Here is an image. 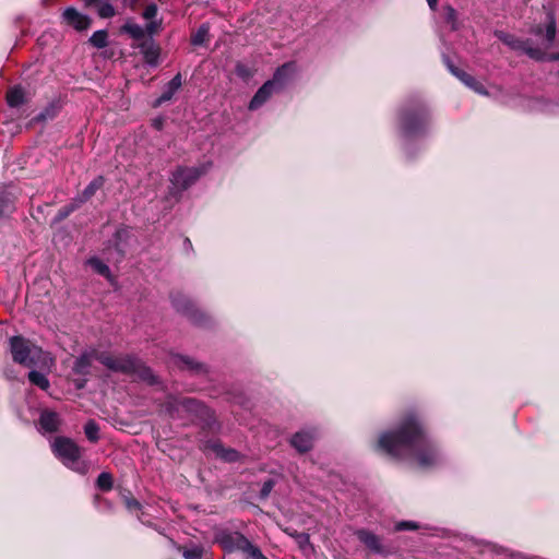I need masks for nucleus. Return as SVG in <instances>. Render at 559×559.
<instances>
[{"mask_svg":"<svg viewBox=\"0 0 559 559\" xmlns=\"http://www.w3.org/2000/svg\"><path fill=\"white\" fill-rule=\"evenodd\" d=\"M14 195L8 187H0V215L11 211Z\"/></svg>","mask_w":559,"mask_h":559,"instance_id":"nucleus-23","label":"nucleus"},{"mask_svg":"<svg viewBox=\"0 0 559 559\" xmlns=\"http://www.w3.org/2000/svg\"><path fill=\"white\" fill-rule=\"evenodd\" d=\"M159 25H160L159 22L152 21L146 25V32L152 35L157 32V29L159 28Z\"/></svg>","mask_w":559,"mask_h":559,"instance_id":"nucleus-47","label":"nucleus"},{"mask_svg":"<svg viewBox=\"0 0 559 559\" xmlns=\"http://www.w3.org/2000/svg\"><path fill=\"white\" fill-rule=\"evenodd\" d=\"M299 545V547L304 550H306L307 547L310 546V538L309 535L306 533H294L290 534Z\"/></svg>","mask_w":559,"mask_h":559,"instance_id":"nucleus-42","label":"nucleus"},{"mask_svg":"<svg viewBox=\"0 0 559 559\" xmlns=\"http://www.w3.org/2000/svg\"><path fill=\"white\" fill-rule=\"evenodd\" d=\"M104 185V178L102 176L92 180L88 186L83 190L82 194L75 200V202L80 205L87 200H90L98 189H100Z\"/></svg>","mask_w":559,"mask_h":559,"instance_id":"nucleus-21","label":"nucleus"},{"mask_svg":"<svg viewBox=\"0 0 559 559\" xmlns=\"http://www.w3.org/2000/svg\"><path fill=\"white\" fill-rule=\"evenodd\" d=\"M443 12H444L445 22L451 25L452 29H456L457 28V13H456L455 9L451 5H444Z\"/></svg>","mask_w":559,"mask_h":559,"instance_id":"nucleus-34","label":"nucleus"},{"mask_svg":"<svg viewBox=\"0 0 559 559\" xmlns=\"http://www.w3.org/2000/svg\"><path fill=\"white\" fill-rule=\"evenodd\" d=\"M378 448L393 457L413 456L423 468L435 466L441 461L437 445L427 437L413 414L405 417L396 430L382 433Z\"/></svg>","mask_w":559,"mask_h":559,"instance_id":"nucleus-1","label":"nucleus"},{"mask_svg":"<svg viewBox=\"0 0 559 559\" xmlns=\"http://www.w3.org/2000/svg\"><path fill=\"white\" fill-rule=\"evenodd\" d=\"M98 14L104 19L111 17L115 15V8L110 3L104 2L98 8Z\"/></svg>","mask_w":559,"mask_h":559,"instance_id":"nucleus-41","label":"nucleus"},{"mask_svg":"<svg viewBox=\"0 0 559 559\" xmlns=\"http://www.w3.org/2000/svg\"><path fill=\"white\" fill-rule=\"evenodd\" d=\"M444 60H445V64H447L449 71L454 76H456L461 82L464 83V81L469 76V74L466 73L465 71L460 70L459 68H456L448 58H445Z\"/></svg>","mask_w":559,"mask_h":559,"instance_id":"nucleus-39","label":"nucleus"},{"mask_svg":"<svg viewBox=\"0 0 559 559\" xmlns=\"http://www.w3.org/2000/svg\"><path fill=\"white\" fill-rule=\"evenodd\" d=\"M107 32L96 31L91 37L90 43L96 48H104L107 46Z\"/></svg>","mask_w":559,"mask_h":559,"instance_id":"nucleus-33","label":"nucleus"},{"mask_svg":"<svg viewBox=\"0 0 559 559\" xmlns=\"http://www.w3.org/2000/svg\"><path fill=\"white\" fill-rule=\"evenodd\" d=\"M96 484L102 490H110L112 488V477L109 473L104 472L97 477Z\"/></svg>","mask_w":559,"mask_h":559,"instance_id":"nucleus-35","label":"nucleus"},{"mask_svg":"<svg viewBox=\"0 0 559 559\" xmlns=\"http://www.w3.org/2000/svg\"><path fill=\"white\" fill-rule=\"evenodd\" d=\"M28 379L32 384L40 388L41 390H47L49 388V380L44 373L32 370L28 373Z\"/></svg>","mask_w":559,"mask_h":559,"instance_id":"nucleus-28","label":"nucleus"},{"mask_svg":"<svg viewBox=\"0 0 559 559\" xmlns=\"http://www.w3.org/2000/svg\"><path fill=\"white\" fill-rule=\"evenodd\" d=\"M275 483L273 479H267L263 483L262 485V488H261V491H260V497L262 499H265L269 497L270 492L272 491L273 487H274Z\"/></svg>","mask_w":559,"mask_h":559,"instance_id":"nucleus-44","label":"nucleus"},{"mask_svg":"<svg viewBox=\"0 0 559 559\" xmlns=\"http://www.w3.org/2000/svg\"><path fill=\"white\" fill-rule=\"evenodd\" d=\"M535 34L536 35H540L542 34V28L540 27H537L536 31H535Z\"/></svg>","mask_w":559,"mask_h":559,"instance_id":"nucleus-53","label":"nucleus"},{"mask_svg":"<svg viewBox=\"0 0 559 559\" xmlns=\"http://www.w3.org/2000/svg\"><path fill=\"white\" fill-rule=\"evenodd\" d=\"M79 206V204L75 202L62 210L59 211V218L62 219V218H66L71 212H73L76 207Z\"/></svg>","mask_w":559,"mask_h":559,"instance_id":"nucleus-46","label":"nucleus"},{"mask_svg":"<svg viewBox=\"0 0 559 559\" xmlns=\"http://www.w3.org/2000/svg\"><path fill=\"white\" fill-rule=\"evenodd\" d=\"M51 450L53 454L69 468L80 473L86 474L88 466L85 462L80 461L81 449L78 444L66 437H57L51 442Z\"/></svg>","mask_w":559,"mask_h":559,"instance_id":"nucleus-2","label":"nucleus"},{"mask_svg":"<svg viewBox=\"0 0 559 559\" xmlns=\"http://www.w3.org/2000/svg\"><path fill=\"white\" fill-rule=\"evenodd\" d=\"M444 60H445V64H447L449 71L454 76H456L461 82L464 83V81L469 76V74L466 73L465 71L460 70L459 68H456L448 58H445Z\"/></svg>","mask_w":559,"mask_h":559,"instance_id":"nucleus-38","label":"nucleus"},{"mask_svg":"<svg viewBox=\"0 0 559 559\" xmlns=\"http://www.w3.org/2000/svg\"><path fill=\"white\" fill-rule=\"evenodd\" d=\"M24 100V92L19 86L11 88L7 94V103L10 107H19Z\"/></svg>","mask_w":559,"mask_h":559,"instance_id":"nucleus-25","label":"nucleus"},{"mask_svg":"<svg viewBox=\"0 0 559 559\" xmlns=\"http://www.w3.org/2000/svg\"><path fill=\"white\" fill-rule=\"evenodd\" d=\"M551 60H559V52L550 57Z\"/></svg>","mask_w":559,"mask_h":559,"instance_id":"nucleus-52","label":"nucleus"},{"mask_svg":"<svg viewBox=\"0 0 559 559\" xmlns=\"http://www.w3.org/2000/svg\"><path fill=\"white\" fill-rule=\"evenodd\" d=\"M171 304L177 311L186 314L195 324L201 325L205 321V314L186 295L181 293L174 294L171 296Z\"/></svg>","mask_w":559,"mask_h":559,"instance_id":"nucleus-6","label":"nucleus"},{"mask_svg":"<svg viewBox=\"0 0 559 559\" xmlns=\"http://www.w3.org/2000/svg\"><path fill=\"white\" fill-rule=\"evenodd\" d=\"M170 364L175 367H178L182 370H189L195 373H201L205 371L203 365L194 361L192 358L181 355H175L171 357Z\"/></svg>","mask_w":559,"mask_h":559,"instance_id":"nucleus-16","label":"nucleus"},{"mask_svg":"<svg viewBox=\"0 0 559 559\" xmlns=\"http://www.w3.org/2000/svg\"><path fill=\"white\" fill-rule=\"evenodd\" d=\"M497 36L499 37V39H501L504 44L510 46L512 49L524 51L533 59L542 60L545 57V52H543L538 48L531 47L528 40H522V39L515 38L514 36L506 34L503 32L497 33Z\"/></svg>","mask_w":559,"mask_h":559,"instance_id":"nucleus-7","label":"nucleus"},{"mask_svg":"<svg viewBox=\"0 0 559 559\" xmlns=\"http://www.w3.org/2000/svg\"><path fill=\"white\" fill-rule=\"evenodd\" d=\"M95 359L112 371L123 372L133 368L132 356L112 357L108 354H98L95 350Z\"/></svg>","mask_w":559,"mask_h":559,"instance_id":"nucleus-8","label":"nucleus"},{"mask_svg":"<svg viewBox=\"0 0 559 559\" xmlns=\"http://www.w3.org/2000/svg\"><path fill=\"white\" fill-rule=\"evenodd\" d=\"M63 21L78 31H84L90 27L91 20L87 15L80 13L74 8H67L62 13Z\"/></svg>","mask_w":559,"mask_h":559,"instance_id":"nucleus-11","label":"nucleus"},{"mask_svg":"<svg viewBox=\"0 0 559 559\" xmlns=\"http://www.w3.org/2000/svg\"><path fill=\"white\" fill-rule=\"evenodd\" d=\"M314 432L310 430H302L296 432L292 438V445L299 452H307L312 448Z\"/></svg>","mask_w":559,"mask_h":559,"instance_id":"nucleus-15","label":"nucleus"},{"mask_svg":"<svg viewBox=\"0 0 559 559\" xmlns=\"http://www.w3.org/2000/svg\"><path fill=\"white\" fill-rule=\"evenodd\" d=\"M294 72H295V64L294 63H285L275 71L273 79L270 81L274 82V86L276 87L277 91H280L284 87V85L293 76Z\"/></svg>","mask_w":559,"mask_h":559,"instance_id":"nucleus-17","label":"nucleus"},{"mask_svg":"<svg viewBox=\"0 0 559 559\" xmlns=\"http://www.w3.org/2000/svg\"><path fill=\"white\" fill-rule=\"evenodd\" d=\"M84 431L90 441L96 442L98 440L99 428L96 423H94L92 420L88 421L84 427Z\"/></svg>","mask_w":559,"mask_h":559,"instance_id":"nucleus-36","label":"nucleus"},{"mask_svg":"<svg viewBox=\"0 0 559 559\" xmlns=\"http://www.w3.org/2000/svg\"><path fill=\"white\" fill-rule=\"evenodd\" d=\"M277 92L274 86V82L266 81L254 94L252 99L249 103L250 110H257L263 104H265L269 98L273 95V93Z\"/></svg>","mask_w":559,"mask_h":559,"instance_id":"nucleus-12","label":"nucleus"},{"mask_svg":"<svg viewBox=\"0 0 559 559\" xmlns=\"http://www.w3.org/2000/svg\"><path fill=\"white\" fill-rule=\"evenodd\" d=\"M10 349L13 360L25 367H32L39 360L47 359V355L40 347L32 344L22 336H13L10 338Z\"/></svg>","mask_w":559,"mask_h":559,"instance_id":"nucleus-3","label":"nucleus"},{"mask_svg":"<svg viewBox=\"0 0 559 559\" xmlns=\"http://www.w3.org/2000/svg\"><path fill=\"white\" fill-rule=\"evenodd\" d=\"M225 548L229 551L239 550L246 554L250 559H267L259 547L253 545L247 537L242 534L236 533L234 535L227 536L222 540Z\"/></svg>","mask_w":559,"mask_h":559,"instance_id":"nucleus-5","label":"nucleus"},{"mask_svg":"<svg viewBox=\"0 0 559 559\" xmlns=\"http://www.w3.org/2000/svg\"><path fill=\"white\" fill-rule=\"evenodd\" d=\"M235 72L242 81L248 82L255 73V69L243 62H237Z\"/></svg>","mask_w":559,"mask_h":559,"instance_id":"nucleus-27","label":"nucleus"},{"mask_svg":"<svg viewBox=\"0 0 559 559\" xmlns=\"http://www.w3.org/2000/svg\"><path fill=\"white\" fill-rule=\"evenodd\" d=\"M121 29L136 40L142 39L145 35V29L131 21H128Z\"/></svg>","mask_w":559,"mask_h":559,"instance_id":"nucleus-26","label":"nucleus"},{"mask_svg":"<svg viewBox=\"0 0 559 559\" xmlns=\"http://www.w3.org/2000/svg\"><path fill=\"white\" fill-rule=\"evenodd\" d=\"M357 538L373 554H386L384 546L379 536L368 530H358L356 533Z\"/></svg>","mask_w":559,"mask_h":559,"instance_id":"nucleus-10","label":"nucleus"},{"mask_svg":"<svg viewBox=\"0 0 559 559\" xmlns=\"http://www.w3.org/2000/svg\"><path fill=\"white\" fill-rule=\"evenodd\" d=\"M40 428L46 432H55L60 425V418L57 413L51 411H43L39 417Z\"/></svg>","mask_w":559,"mask_h":559,"instance_id":"nucleus-19","label":"nucleus"},{"mask_svg":"<svg viewBox=\"0 0 559 559\" xmlns=\"http://www.w3.org/2000/svg\"><path fill=\"white\" fill-rule=\"evenodd\" d=\"M157 14V7L155 4H150L145 8L144 12H143V17L145 20H152L156 16Z\"/></svg>","mask_w":559,"mask_h":559,"instance_id":"nucleus-45","label":"nucleus"},{"mask_svg":"<svg viewBox=\"0 0 559 559\" xmlns=\"http://www.w3.org/2000/svg\"><path fill=\"white\" fill-rule=\"evenodd\" d=\"M427 3L432 11L437 10L438 0H427Z\"/></svg>","mask_w":559,"mask_h":559,"instance_id":"nucleus-49","label":"nucleus"},{"mask_svg":"<svg viewBox=\"0 0 559 559\" xmlns=\"http://www.w3.org/2000/svg\"><path fill=\"white\" fill-rule=\"evenodd\" d=\"M418 524L413 521H401L395 524V531H415Z\"/></svg>","mask_w":559,"mask_h":559,"instance_id":"nucleus-43","label":"nucleus"},{"mask_svg":"<svg viewBox=\"0 0 559 559\" xmlns=\"http://www.w3.org/2000/svg\"><path fill=\"white\" fill-rule=\"evenodd\" d=\"M95 349L85 352L79 356L73 365V372L80 376H87L92 366V361L95 359Z\"/></svg>","mask_w":559,"mask_h":559,"instance_id":"nucleus-18","label":"nucleus"},{"mask_svg":"<svg viewBox=\"0 0 559 559\" xmlns=\"http://www.w3.org/2000/svg\"><path fill=\"white\" fill-rule=\"evenodd\" d=\"M177 408L178 411L182 409L185 412L193 413L197 415L202 414L204 411V406L193 399H181L177 402Z\"/></svg>","mask_w":559,"mask_h":559,"instance_id":"nucleus-22","label":"nucleus"},{"mask_svg":"<svg viewBox=\"0 0 559 559\" xmlns=\"http://www.w3.org/2000/svg\"><path fill=\"white\" fill-rule=\"evenodd\" d=\"M556 38V22L554 16H549V22L545 29V39H546V47H551L554 40Z\"/></svg>","mask_w":559,"mask_h":559,"instance_id":"nucleus-32","label":"nucleus"},{"mask_svg":"<svg viewBox=\"0 0 559 559\" xmlns=\"http://www.w3.org/2000/svg\"><path fill=\"white\" fill-rule=\"evenodd\" d=\"M139 48L145 62L152 67L158 64L159 58V47L155 44L153 39H145L140 45Z\"/></svg>","mask_w":559,"mask_h":559,"instance_id":"nucleus-14","label":"nucleus"},{"mask_svg":"<svg viewBox=\"0 0 559 559\" xmlns=\"http://www.w3.org/2000/svg\"><path fill=\"white\" fill-rule=\"evenodd\" d=\"M87 263L93 267L95 272L98 274L109 277L110 276V270L107 264H105L103 261H100L98 258H91Z\"/></svg>","mask_w":559,"mask_h":559,"instance_id":"nucleus-31","label":"nucleus"},{"mask_svg":"<svg viewBox=\"0 0 559 559\" xmlns=\"http://www.w3.org/2000/svg\"><path fill=\"white\" fill-rule=\"evenodd\" d=\"M85 383H86V380H85V379H83V380H79V381L76 382V386H78L79 389H81V388H83V386L85 385Z\"/></svg>","mask_w":559,"mask_h":559,"instance_id":"nucleus-50","label":"nucleus"},{"mask_svg":"<svg viewBox=\"0 0 559 559\" xmlns=\"http://www.w3.org/2000/svg\"><path fill=\"white\" fill-rule=\"evenodd\" d=\"M206 171L204 166L202 167H179L171 175V190L173 193L179 194L183 190L192 186L201 175Z\"/></svg>","mask_w":559,"mask_h":559,"instance_id":"nucleus-4","label":"nucleus"},{"mask_svg":"<svg viewBox=\"0 0 559 559\" xmlns=\"http://www.w3.org/2000/svg\"><path fill=\"white\" fill-rule=\"evenodd\" d=\"M133 368L126 371L127 374L133 376L134 378L154 384L157 382V377L154 374L151 368L143 365L139 359L132 357Z\"/></svg>","mask_w":559,"mask_h":559,"instance_id":"nucleus-13","label":"nucleus"},{"mask_svg":"<svg viewBox=\"0 0 559 559\" xmlns=\"http://www.w3.org/2000/svg\"><path fill=\"white\" fill-rule=\"evenodd\" d=\"M128 237H129V230L127 228H119L115 233V236H114L115 247L120 255H122L124 253L123 242L127 240Z\"/></svg>","mask_w":559,"mask_h":559,"instance_id":"nucleus-29","label":"nucleus"},{"mask_svg":"<svg viewBox=\"0 0 559 559\" xmlns=\"http://www.w3.org/2000/svg\"><path fill=\"white\" fill-rule=\"evenodd\" d=\"M464 84L466 86H468L469 88H472L473 91H475L476 93L478 94H481V95H486L487 92L485 90V87L475 80V78H473L472 75H469L465 81H464Z\"/></svg>","mask_w":559,"mask_h":559,"instance_id":"nucleus-40","label":"nucleus"},{"mask_svg":"<svg viewBox=\"0 0 559 559\" xmlns=\"http://www.w3.org/2000/svg\"><path fill=\"white\" fill-rule=\"evenodd\" d=\"M154 126L156 129H160L162 128V121L160 120H155L154 121Z\"/></svg>","mask_w":559,"mask_h":559,"instance_id":"nucleus-51","label":"nucleus"},{"mask_svg":"<svg viewBox=\"0 0 559 559\" xmlns=\"http://www.w3.org/2000/svg\"><path fill=\"white\" fill-rule=\"evenodd\" d=\"M182 84L181 74H176L166 85L165 90L163 91L162 95L156 99V106L162 105L163 103H166L173 98L175 93L180 88Z\"/></svg>","mask_w":559,"mask_h":559,"instance_id":"nucleus-20","label":"nucleus"},{"mask_svg":"<svg viewBox=\"0 0 559 559\" xmlns=\"http://www.w3.org/2000/svg\"><path fill=\"white\" fill-rule=\"evenodd\" d=\"M213 451L215 454L227 462H235L238 460L239 454L234 449H226L219 443H215L213 445Z\"/></svg>","mask_w":559,"mask_h":559,"instance_id":"nucleus-24","label":"nucleus"},{"mask_svg":"<svg viewBox=\"0 0 559 559\" xmlns=\"http://www.w3.org/2000/svg\"><path fill=\"white\" fill-rule=\"evenodd\" d=\"M182 556L185 559H202L203 548L200 546H192L190 548H186L182 551Z\"/></svg>","mask_w":559,"mask_h":559,"instance_id":"nucleus-37","label":"nucleus"},{"mask_svg":"<svg viewBox=\"0 0 559 559\" xmlns=\"http://www.w3.org/2000/svg\"><path fill=\"white\" fill-rule=\"evenodd\" d=\"M209 31H210V27L207 24H202L198 31L192 35L191 37V43L194 45V46H200L202 45L207 35H209Z\"/></svg>","mask_w":559,"mask_h":559,"instance_id":"nucleus-30","label":"nucleus"},{"mask_svg":"<svg viewBox=\"0 0 559 559\" xmlns=\"http://www.w3.org/2000/svg\"><path fill=\"white\" fill-rule=\"evenodd\" d=\"M126 503H127L128 509H130V510H135V509L140 508V503L135 499H128L126 501Z\"/></svg>","mask_w":559,"mask_h":559,"instance_id":"nucleus-48","label":"nucleus"},{"mask_svg":"<svg viewBox=\"0 0 559 559\" xmlns=\"http://www.w3.org/2000/svg\"><path fill=\"white\" fill-rule=\"evenodd\" d=\"M427 114L420 109L413 112H404L401 117V127L407 135L416 133L427 121Z\"/></svg>","mask_w":559,"mask_h":559,"instance_id":"nucleus-9","label":"nucleus"}]
</instances>
